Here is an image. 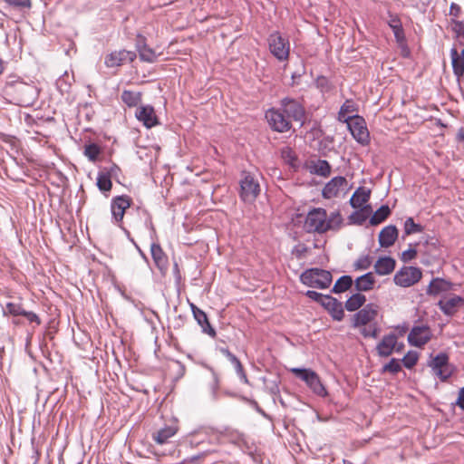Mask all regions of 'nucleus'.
<instances>
[{
	"mask_svg": "<svg viewBox=\"0 0 464 464\" xmlns=\"http://www.w3.org/2000/svg\"><path fill=\"white\" fill-rule=\"evenodd\" d=\"M375 285V278L372 272H368L359 277H357L354 281V286L356 291L358 292H367L373 289Z\"/></svg>",
	"mask_w": 464,
	"mask_h": 464,
	"instance_id": "25",
	"label": "nucleus"
},
{
	"mask_svg": "<svg viewBox=\"0 0 464 464\" xmlns=\"http://www.w3.org/2000/svg\"><path fill=\"white\" fill-rule=\"evenodd\" d=\"M372 265V258L369 255L361 256L354 263V268L356 270H366Z\"/></svg>",
	"mask_w": 464,
	"mask_h": 464,
	"instance_id": "47",
	"label": "nucleus"
},
{
	"mask_svg": "<svg viewBox=\"0 0 464 464\" xmlns=\"http://www.w3.org/2000/svg\"><path fill=\"white\" fill-rule=\"evenodd\" d=\"M305 295L307 297H309L310 299H312L317 303H320L321 304H323L324 298L327 297V295H324L318 293L316 291H314V290H308L305 293Z\"/></svg>",
	"mask_w": 464,
	"mask_h": 464,
	"instance_id": "51",
	"label": "nucleus"
},
{
	"mask_svg": "<svg viewBox=\"0 0 464 464\" xmlns=\"http://www.w3.org/2000/svg\"><path fill=\"white\" fill-rule=\"evenodd\" d=\"M150 254L155 266L160 270L165 271L168 268V257L161 246L158 243L150 245Z\"/></svg>",
	"mask_w": 464,
	"mask_h": 464,
	"instance_id": "22",
	"label": "nucleus"
},
{
	"mask_svg": "<svg viewBox=\"0 0 464 464\" xmlns=\"http://www.w3.org/2000/svg\"><path fill=\"white\" fill-rule=\"evenodd\" d=\"M177 432V429L171 426H166L152 434L153 440L159 444L163 445L168 442L169 439L173 437Z\"/></svg>",
	"mask_w": 464,
	"mask_h": 464,
	"instance_id": "27",
	"label": "nucleus"
},
{
	"mask_svg": "<svg viewBox=\"0 0 464 464\" xmlns=\"http://www.w3.org/2000/svg\"><path fill=\"white\" fill-rule=\"evenodd\" d=\"M122 102L129 107L137 106L141 101V93L125 90L121 93Z\"/></svg>",
	"mask_w": 464,
	"mask_h": 464,
	"instance_id": "35",
	"label": "nucleus"
},
{
	"mask_svg": "<svg viewBox=\"0 0 464 464\" xmlns=\"http://www.w3.org/2000/svg\"><path fill=\"white\" fill-rule=\"evenodd\" d=\"M16 91L29 96L28 98H21L19 101V104L23 106H27L31 103V100L34 99V88L31 85L19 83L16 86Z\"/></svg>",
	"mask_w": 464,
	"mask_h": 464,
	"instance_id": "37",
	"label": "nucleus"
},
{
	"mask_svg": "<svg viewBox=\"0 0 464 464\" xmlns=\"http://www.w3.org/2000/svg\"><path fill=\"white\" fill-rule=\"evenodd\" d=\"M401 362L406 368L411 369L418 362V353L416 352L410 351L404 355Z\"/></svg>",
	"mask_w": 464,
	"mask_h": 464,
	"instance_id": "48",
	"label": "nucleus"
},
{
	"mask_svg": "<svg viewBox=\"0 0 464 464\" xmlns=\"http://www.w3.org/2000/svg\"><path fill=\"white\" fill-rule=\"evenodd\" d=\"M416 256H417L416 249L411 247L401 253V259L403 262H409V261L412 260L413 258H415Z\"/></svg>",
	"mask_w": 464,
	"mask_h": 464,
	"instance_id": "53",
	"label": "nucleus"
},
{
	"mask_svg": "<svg viewBox=\"0 0 464 464\" xmlns=\"http://www.w3.org/2000/svg\"><path fill=\"white\" fill-rule=\"evenodd\" d=\"M233 438L235 440H240L241 439V434L239 432H237V431H235V432H233Z\"/></svg>",
	"mask_w": 464,
	"mask_h": 464,
	"instance_id": "62",
	"label": "nucleus"
},
{
	"mask_svg": "<svg viewBox=\"0 0 464 464\" xmlns=\"http://www.w3.org/2000/svg\"><path fill=\"white\" fill-rule=\"evenodd\" d=\"M266 119L274 130L277 132H285L291 129V121L287 115L278 109L271 108L266 112Z\"/></svg>",
	"mask_w": 464,
	"mask_h": 464,
	"instance_id": "7",
	"label": "nucleus"
},
{
	"mask_svg": "<svg viewBox=\"0 0 464 464\" xmlns=\"http://www.w3.org/2000/svg\"><path fill=\"white\" fill-rule=\"evenodd\" d=\"M291 372L300 380L304 381L305 383L309 382L310 376H312L314 371L306 368H293Z\"/></svg>",
	"mask_w": 464,
	"mask_h": 464,
	"instance_id": "45",
	"label": "nucleus"
},
{
	"mask_svg": "<svg viewBox=\"0 0 464 464\" xmlns=\"http://www.w3.org/2000/svg\"><path fill=\"white\" fill-rule=\"evenodd\" d=\"M260 192V186L257 179L246 171L242 172L240 180V198L245 202H253Z\"/></svg>",
	"mask_w": 464,
	"mask_h": 464,
	"instance_id": "4",
	"label": "nucleus"
},
{
	"mask_svg": "<svg viewBox=\"0 0 464 464\" xmlns=\"http://www.w3.org/2000/svg\"><path fill=\"white\" fill-rule=\"evenodd\" d=\"M431 338V332L427 325L413 326L408 335V342L415 347H421Z\"/></svg>",
	"mask_w": 464,
	"mask_h": 464,
	"instance_id": "12",
	"label": "nucleus"
},
{
	"mask_svg": "<svg viewBox=\"0 0 464 464\" xmlns=\"http://www.w3.org/2000/svg\"><path fill=\"white\" fill-rule=\"evenodd\" d=\"M5 4L15 8H30L31 0H3Z\"/></svg>",
	"mask_w": 464,
	"mask_h": 464,
	"instance_id": "50",
	"label": "nucleus"
},
{
	"mask_svg": "<svg viewBox=\"0 0 464 464\" xmlns=\"http://www.w3.org/2000/svg\"><path fill=\"white\" fill-rule=\"evenodd\" d=\"M100 153L101 148L96 143H90L84 147V156L92 162L96 161Z\"/></svg>",
	"mask_w": 464,
	"mask_h": 464,
	"instance_id": "41",
	"label": "nucleus"
},
{
	"mask_svg": "<svg viewBox=\"0 0 464 464\" xmlns=\"http://www.w3.org/2000/svg\"><path fill=\"white\" fill-rule=\"evenodd\" d=\"M135 115L147 128H151L158 124L157 116L152 106L146 105L139 107Z\"/></svg>",
	"mask_w": 464,
	"mask_h": 464,
	"instance_id": "18",
	"label": "nucleus"
},
{
	"mask_svg": "<svg viewBox=\"0 0 464 464\" xmlns=\"http://www.w3.org/2000/svg\"><path fill=\"white\" fill-rule=\"evenodd\" d=\"M356 111L355 103L352 100H346L341 106L338 112V120L340 121L348 122L353 119L352 113Z\"/></svg>",
	"mask_w": 464,
	"mask_h": 464,
	"instance_id": "29",
	"label": "nucleus"
},
{
	"mask_svg": "<svg viewBox=\"0 0 464 464\" xmlns=\"http://www.w3.org/2000/svg\"><path fill=\"white\" fill-rule=\"evenodd\" d=\"M456 405H458L461 410H464V387L459 391Z\"/></svg>",
	"mask_w": 464,
	"mask_h": 464,
	"instance_id": "58",
	"label": "nucleus"
},
{
	"mask_svg": "<svg viewBox=\"0 0 464 464\" xmlns=\"http://www.w3.org/2000/svg\"><path fill=\"white\" fill-rule=\"evenodd\" d=\"M450 57H451V64L454 74L457 77H461L464 75V59L459 56L458 50L456 48H452L450 50Z\"/></svg>",
	"mask_w": 464,
	"mask_h": 464,
	"instance_id": "30",
	"label": "nucleus"
},
{
	"mask_svg": "<svg viewBox=\"0 0 464 464\" xmlns=\"http://www.w3.org/2000/svg\"><path fill=\"white\" fill-rule=\"evenodd\" d=\"M453 289V284L443 278H433L427 289L429 295H438L441 293H446Z\"/></svg>",
	"mask_w": 464,
	"mask_h": 464,
	"instance_id": "21",
	"label": "nucleus"
},
{
	"mask_svg": "<svg viewBox=\"0 0 464 464\" xmlns=\"http://www.w3.org/2000/svg\"><path fill=\"white\" fill-rule=\"evenodd\" d=\"M131 199L127 195L117 196L112 198L111 203V211L113 222L119 224L122 221L125 211L130 207Z\"/></svg>",
	"mask_w": 464,
	"mask_h": 464,
	"instance_id": "11",
	"label": "nucleus"
},
{
	"mask_svg": "<svg viewBox=\"0 0 464 464\" xmlns=\"http://www.w3.org/2000/svg\"><path fill=\"white\" fill-rule=\"evenodd\" d=\"M136 58V53L131 51H114L105 57L104 63L109 68L121 66L126 63H131Z\"/></svg>",
	"mask_w": 464,
	"mask_h": 464,
	"instance_id": "13",
	"label": "nucleus"
},
{
	"mask_svg": "<svg viewBox=\"0 0 464 464\" xmlns=\"http://www.w3.org/2000/svg\"><path fill=\"white\" fill-rule=\"evenodd\" d=\"M24 310L22 304L9 302L3 308V314L4 315L18 316L23 314Z\"/></svg>",
	"mask_w": 464,
	"mask_h": 464,
	"instance_id": "42",
	"label": "nucleus"
},
{
	"mask_svg": "<svg viewBox=\"0 0 464 464\" xmlns=\"http://www.w3.org/2000/svg\"><path fill=\"white\" fill-rule=\"evenodd\" d=\"M378 314V306L373 304H366L359 310L353 317V326L354 328L364 326L375 320Z\"/></svg>",
	"mask_w": 464,
	"mask_h": 464,
	"instance_id": "10",
	"label": "nucleus"
},
{
	"mask_svg": "<svg viewBox=\"0 0 464 464\" xmlns=\"http://www.w3.org/2000/svg\"><path fill=\"white\" fill-rule=\"evenodd\" d=\"M322 305L329 312L334 320L340 322L343 319L344 311L343 304L336 298L327 295Z\"/></svg>",
	"mask_w": 464,
	"mask_h": 464,
	"instance_id": "17",
	"label": "nucleus"
},
{
	"mask_svg": "<svg viewBox=\"0 0 464 464\" xmlns=\"http://www.w3.org/2000/svg\"><path fill=\"white\" fill-rule=\"evenodd\" d=\"M343 462H344V464H352L351 462L346 461V460H344Z\"/></svg>",
	"mask_w": 464,
	"mask_h": 464,
	"instance_id": "64",
	"label": "nucleus"
},
{
	"mask_svg": "<svg viewBox=\"0 0 464 464\" xmlns=\"http://www.w3.org/2000/svg\"><path fill=\"white\" fill-rule=\"evenodd\" d=\"M306 252L307 247L304 245L295 246L293 249V254L298 258L303 257Z\"/></svg>",
	"mask_w": 464,
	"mask_h": 464,
	"instance_id": "56",
	"label": "nucleus"
},
{
	"mask_svg": "<svg viewBox=\"0 0 464 464\" xmlns=\"http://www.w3.org/2000/svg\"><path fill=\"white\" fill-rule=\"evenodd\" d=\"M389 25L393 32L396 41L398 43L404 42L405 35L401 20L398 17H392Z\"/></svg>",
	"mask_w": 464,
	"mask_h": 464,
	"instance_id": "36",
	"label": "nucleus"
},
{
	"mask_svg": "<svg viewBox=\"0 0 464 464\" xmlns=\"http://www.w3.org/2000/svg\"><path fill=\"white\" fill-rule=\"evenodd\" d=\"M391 215V208L388 205L381 206L371 217L370 224L372 226H377L382 223Z\"/></svg>",
	"mask_w": 464,
	"mask_h": 464,
	"instance_id": "33",
	"label": "nucleus"
},
{
	"mask_svg": "<svg viewBox=\"0 0 464 464\" xmlns=\"http://www.w3.org/2000/svg\"><path fill=\"white\" fill-rule=\"evenodd\" d=\"M208 369L211 372L212 376H213L212 393H213L214 398L216 399L217 394H218V386H219V379H218L217 372L214 371V369L212 367L208 366Z\"/></svg>",
	"mask_w": 464,
	"mask_h": 464,
	"instance_id": "52",
	"label": "nucleus"
},
{
	"mask_svg": "<svg viewBox=\"0 0 464 464\" xmlns=\"http://www.w3.org/2000/svg\"><path fill=\"white\" fill-rule=\"evenodd\" d=\"M22 315L24 316L30 323H35L37 325L41 324V319L34 312H28V311L24 310Z\"/></svg>",
	"mask_w": 464,
	"mask_h": 464,
	"instance_id": "55",
	"label": "nucleus"
},
{
	"mask_svg": "<svg viewBox=\"0 0 464 464\" xmlns=\"http://www.w3.org/2000/svg\"><path fill=\"white\" fill-rule=\"evenodd\" d=\"M190 307L195 320L202 328V332L208 334L211 337H215L216 331L210 325L206 313L203 310L197 307L194 304H190Z\"/></svg>",
	"mask_w": 464,
	"mask_h": 464,
	"instance_id": "19",
	"label": "nucleus"
},
{
	"mask_svg": "<svg viewBox=\"0 0 464 464\" xmlns=\"http://www.w3.org/2000/svg\"><path fill=\"white\" fill-rule=\"evenodd\" d=\"M452 23L454 24L453 30L457 35L464 40V22L453 20Z\"/></svg>",
	"mask_w": 464,
	"mask_h": 464,
	"instance_id": "54",
	"label": "nucleus"
},
{
	"mask_svg": "<svg viewBox=\"0 0 464 464\" xmlns=\"http://www.w3.org/2000/svg\"><path fill=\"white\" fill-rule=\"evenodd\" d=\"M347 186V180L344 177L337 176L328 181L322 190L324 198L330 199L336 197L339 192Z\"/></svg>",
	"mask_w": 464,
	"mask_h": 464,
	"instance_id": "15",
	"label": "nucleus"
},
{
	"mask_svg": "<svg viewBox=\"0 0 464 464\" xmlns=\"http://www.w3.org/2000/svg\"><path fill=\"white\" fill-rule=\"evenodd\" d=\"M262 381L265 384V391L267 392L271 395H276L279 393V379L275 378L273 380H267L266 377L262 378Z\"/></svg>",
	"mask_w": 464,
	"mask_h": 464,
	"instance_id": "43",
	"label": "nucleus"
},
{
	"mask_svg": "<svg viewBox=\"0 0 464 464\" xmlns=\"http://www.w3.org/2000/svg\"><path fill=\"white\" fill-rule=\"evenodd\" d=\"M464 304V298L459 295H452L438 302L440 311L446 315H453L459 307Z\"/></svg>",
	"mask_w": 464,
	"mask_h": 464,
	"instance_id": "16",
	"label": "nucleus"
},
{
	"mask_svg": "<svg viewBox=\"0 0 464 464\" xmlns=\"http://www.w3.org/2000/svg\"><path fill=\"white\" fill-rule=\"evenodd\" d=\"M304 227L308 232L324 233L332 228L327 221L326 210L321 208H313L306 216Z\"/></svg>",
	"mask_w": 464,
	"mask_h": 464,
	"instance_id": "2",
	"label": "nucleus"
},
{
	"mask_svg": "<svg viewBox=\"0 0 464 464\" xmlns=\"http://www.w3.org/2000/svg\"><path fill=\"white\" fill-rule=\"evenodd\" d=\"M430 366L432 368L434 374L442 382L448 380L453 373L454 367L449 363V356L445 353L437 354Z\"/></svg>",
	"mask_w": 464,
	"mask_h": 464,
	"instance_id": "8",
	"label": "nucleus"
},
{
	"mask_svg": "<svg viewBox=\"0 0 464 464\" xmlns=\"http://www.w3.org/2000/svg\"><path fill=\"white\" fill-rule=\"evenodd\" d=\"M423 231V227L420 224L414 222L412 218H407L404 221V234L406 236L421 233Z\"/></svg>",
	"mask_w": 464,
	"mask_h": 464,
	"instance_id": "40",
	"label": "nucleus"
},
{
	"mask_svg": "<svg viewBox=\"0 0 464 464\" xmlns=\"http://www.w3.org/2000/svg\"><path fill=\"white\" fill-rule=\"evenodd\" d=\"M371 209V206H365L360 210L354 211L350 216V221L356 225H362L367 218L368 215L365 212H368Z\"/></svg>",
	"mask_w": 464,
	"mask_h": 464,
	"instance_id": "38",
	"label": "nucleus"
},
{
	"mask_svg": "<svg viewBox=\"0 0 464 464\" xmlns=\"http://www.w3.org/2000/svg\"><path fill=\"white\" fill-rule=\"evenodd\" d=\"M401 366L399 360L392 358L388 363L384 364L382 372H391L396 374L401 372Z\"/></svg>",
	"mask_w": 464,
	"mask_h": 464,
	"instance_id": "46",
	"label": "nucleus"
},
{
	"mask_svg": "<svg viewBox=\"0 0 464 464\" xmlns=\"http://www.w3.org/2000/svg\"><path fill=\"white\" fill-rule=\"evenodd\" d=\"M398 337L394 333L385 334L376 345V352L380 357H389L395 351Z\"/></svg>",
	"mask_w": 464,
	"mask_h": 464,
	"instance_id": "14",
	"label": "nucleus"
},
{
	"mask_svg": "<svg viewBox=\"0 0 464 464\" xmlns=\"http://www.w3.org/2000/svg\"><path fill=\"white\" fill-rule=\"evenodd\" d=\"M366 302V297L361 293H355L351 295L345 302V309L349 312H354L358 310Z\"/></svg>",
	"mask_w": 464,
	"mask_h": 464,
	"instance_id": "31",
	"label": "nucleus"
},
{
	"mask_svg": "<svg viewBox=\"0 0 464 464\" xmlns=\"http://www.w3.org/2000/svg\"><path fill=\"white\" fill-rule=\"evenodd\" d=\"M422 276L421 270L416 266H402L393 277L395 285L401 287H410L418 283Z\"/></svg>",
	"mask_w": 464,
	"mask_h": 464,
	"instance_id": "5",
	"label": "nucleus"
},
{
	"mask_svg": "<svg viewBox=\"0 0 464 464\" xmlns=\"http://www.w3.org/2000/svg\"><path fill=\"white\" fill-rule=\"evenodd\" d=\"M371 191L365 188H358L350 198V205L353 208H360L370 198Z\"/></svg>",
	"mask_w": 464,
	"mask_h": 464,
	"instance_id": "26",
	"label": "nucleus"
},
{
	"mask_svg": "<svg viewBox=\"0 0 464 464\" xmlns=\"http://www.w3.org/2000/svg\"><path fill=\"white\" fill-rule=\"evenodd\" d=\"M310 172L325 178L331 173V166L327 160H318L311 165Z\"/></svg>",
	"mask_w": 464,
	"mask_h": 464,
	"instance_id": "32",
	"label": "nucleus"
},
{
	"mask_svg": "<svg viewBox=\"0 0 464 464\" xmlns=\"http://www.w3.org/2000/svg\"><path fill=\"white\" fill-rule=\"evenodd\" d=\"M332 280V274L321 268L306 269L300 276V281L313 288L326 289L330 286Z\"/></svg>",
	"mask_w": 464,
	"mask_h": 464,
	"instance_id": "1",
	"label": "nucleus"
},
{
	"mask_svg": "<svg viewBox=\"0 0 464 464\" xmlns=\"http://www.w3.org/2000/svg\"><path fill=\"white\" fill-rule=\"evenodd\" d=\"M398 229L394 225L384 227L379 234V244L382 247L392 246L398 238Z\"/></svg>",
	"mask_w": 464,
	"mask_h": 464,
	"instance_id": "20",
	"label": "nucleus"
},
{
	"mask_svg": "<svg viewBox=\"0 0 464 464\" xmlns=\"http://www.w3.org/2000/svg\"><path fill=\"white\" fill-rule=\"evenodd\" d=\"M135 246H136L137 250L139 251L140 256L143 258V260L146 263H148L149 259H148L147 256L145 255V253L140 248V246L138 245L135 244Z\"/></svg>",
	"mask_w": 464,
	"mask_h": 464,
	"instance_id": "61",
	"label": "nucleus"
},
{
	"mask_svg": "<svg viewBox=\"0 0 464 464\" xmlns=\"http://www.w3.org/2000/svg\"><path fill=\"white\" fill-rule=\"evenodd\" d=\"M335 219H337V222H341V217L338 212H334L331 214L330 218L327 219V221H330V225L332 222H334Z\"/></svg>",
	"mask_w": 464,
	"mask_h": 464,
	"instance_id": "60",
	"label": "nucleus"
},
{
	"mask_svg": "<svg viewBox=\"0 0 464 464\" xmlns=\"http://www.w3.org/2000/svg\"><path fill=\"white\" fill-rule=\"evenodd\" d=\"M270 53L279 61L285 62L290 54V42L281 33L276 31L269 34L267 38Z\"/></svg>",
	"mask_w": 464,
	"mask_h": 464,
	"instance_id": "3",
	"label": "nucleus"
},
{
	"mask_svg": "<svg viewBox=\"0 0 464 464\" xmlns=\"http://www.w3.org/2000/svg\"><path fill=\"white\" fill-rule=\"evenodd\" d=\"M229 362L234 365L235 371H236L237 374L238 375L239 379L244 383L248 384L249 383L248 379L246 377V374L244 371L243 365H242L241 362L239 361V359L236 355H234L229 360Z\"/></svg>",
	"mask_w": 464,
	"mask_h": 464,
	"instance_id": "44",
	"label": "nucleus"
},
{
	"mask_svg": "<svg viewBox=\"0 0 464 464\" xmlns=\"http://www.w3.org/2000/svg\"><path fill=\"white\" fill-rule=\"evenodd\" d=\"M136 47L141 61L154 63L157 60L155 51L145 44V39L142 36L138 37Z\"/></svg>",
	"mask_w": 464,
	"mask_h": 464,
	"instance_id": "23",
	"label": "nucleus"
},
{
	"mask_svg": "<svg viewBox=\"0 0 464 464\" xmlns=\"http://www.w3.org/2000/svg\"><path fill=\"white\" fill-rule=\"evenodd\" d=\"M379 333H380V328L377 326L376 324L370 325L369 328L364 327L361 330V334L364 337H372L374 339L378 337Z\"/></svg>",
	"mask_w": 464,
	"mask_h": 464,
	"instance_id": "49",
	"label": "nucleus"
},
{
	"mask_svg": "<svg viewBox=\"0 0 464 464\" xmlns=\"http://www.w3.org/2000/svg\"><path fill=\"white\" fill-rule=\"evenodd\" d=\"M449 14L453 17H459L461 14V7L458 4L452 3Z\"/></svg>",
	"mask_w": 464,
	"mask_h": 464,
	"instance_id": "57",
	"label": "nucleus"
},
{
	"mask_svg": "<svg viewBox=\"0 0 464 464\" xmlns=\"http://www.w3.org/2000/svg\"><path fill=\"white\" fill-rule=\"evenodd\" d=\"M403 347V343H398L396 348H395V351L397 352H400Z\"/></svg>",
	"mask_w": 464,
	"mask_h": 464,
	"instance_id": "63",
	"label": "nucleus"
},
{
	"mask_svg": "<svg viewBox=\"0 0 464 464\" xmlns=\"http://www.w3.org/2000/svg\"><path fill=\"white\" fill-rule=\"evenodd\" d=\"M219 352L223 355H225L228 361L235 355L227 348H225V347L219 348Z\"/></svg>",
	"mask_w": 464,
	"mask_h": 464,
	"instance_id": "59",
	"label": "nucleus"
},
{
	"mask_svg": "<svg viewBox=\"0 0 464 464\" xmlns=\"http://www.w3.org/2000/svg\"><path fill=\"white\" fill-rule=\"evenodd\" d=\"M395 265V260L391 256L380 257L374 264V271L379 276H387L394 270Z\"/></svg>",
	"mask_w": 464,
	"mask_h": 464,
	"instance_id": "24",
	"label": "nucleus"
},
{
	"mask_svg": "<svg viewBox=\"0 0 464 464\" xmlns=\"http://www.w3.org/2000/svg\"><path fill=\"white\" fill-rule=\"evenodd\" d=\"M353 283V278L351 276H347V275L342 276L335 282V284L332 289V292L334 294H340V293L345 292L346 290H348L352 287Z\"/></svg>",
	"mask_w": 464,
	"mask_h": 464,
	"instance_id": "34",
	"label": "nucleus"
},
{
	"mask_svg": "<svg viewBox=\"0 0 464 464\" xmlns=\"http://www.w3.org/2000/svg\"><path fill=\"white\" fill-rule=\"evenodd\" d=\"M346 123L352 136L358 143L362 146L369 144L370 133L365 120L362 116L353 115V119Z\"/></svg>",
	"mask_w": 464,
	"mask_h": 464,
	"instance_id": "6",
	"label": "nucleus"
},
{
	"mask_svg": "<svg viewBox=\"0 0 464 464\" xmlns=\"http://www.w3.org/2000/svg\"><path fill=\"white\" fill-rule=\"evenodd\" d=\"M280 107L290 120L300 122L304 121L305 111L298 101L285 97L281 100Z\"/></svg>",
	"mask_w": 464,
	"mask_h": 464,
	"instance_id": "9",
	"label": "nucleus"
},
{
	"mask_svg": "<svg viewBox=\"0 0 464 464\" xmlns=\"http://www.w3.org/2000/svg\"><path fill=\"white\" fill-rule=\"evenodd\" d=\"M306 385L313 391L314 393L320 397L327 396L328 392L322 383L319 375L314 372L312 376H310L309 382Z\"/></svg>",
	"mask_w": 464,
	"mask_h": 464,
	"instance_id": "28",
	"label": "nucleus"
},
{
	"mask_svg": "<svg viewBox=\"0 0 464 464\" xmlns=\"http://www.w3.org/2000/svg\"><path fill=\"white\" fill-rule=\"evenodd\" d=\"M97 186L101 191H110L112 186L110 175L107 173L100 172L97 177Z\"/></svg>",
	"mask_w": 464,
	"mask_h": 464,
	"instance_id": "39",
	"label": "nucleus"
}]
</instances>
